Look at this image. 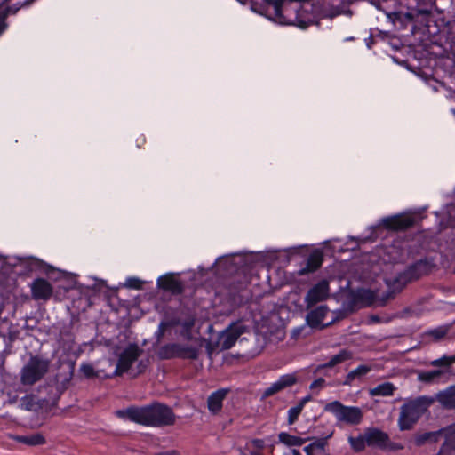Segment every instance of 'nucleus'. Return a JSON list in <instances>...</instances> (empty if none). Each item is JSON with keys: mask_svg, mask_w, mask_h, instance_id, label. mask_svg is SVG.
I'll list each match as a JSON object with an SVG mask.
<instances>
[{"mask_svg": "<svg viewBox=\"0 0 455 455\" xmlns=\"http://www.w3.org/2000/svg\"><path fill=\"white\" fill-rule=\"evenodd\" d=\"M141 349L137 345H129L119 355L116 367L113 373L114 376H122L131 369L132 365L138 360L141 355Z\"/></svg>", "mask_w": 455, "mask_h": 455, "instance_id": "5", "label": "nucleus"}, {"mask_svg": "<svg viewBox=\"0 0 455 455\" xmlns=\"http://www.w3.org/2000/svg\"><path fill=\"white\" fill-rule=\"evenodd\" d=\"M275 20L282 25L293 24V20L288 15L291 12V8L287 5H282L278 2L273 4Z\"/></svg>", "mask_w": 455, "mask_h": 455, "instance_id": "19", "label": "nucleus"}, {"mask_svg": "<svg viewBox=\"0 0 455 455\" xmlns=\"http://www.w3.org/2000/svg\"><path fill=\"white\" fill-rule=\"evenodd\" d=\"M228 393V389L221 388L210 395L207 400V407L212 414H218L223 405V401Z\"/></svg>", "mask_w": 455, "mask_h": 455, "instance_id": "16", "label": "nucleus"}, {"mask_svg": "<svg viewBox=\"0 0 455 455\" xmlns=\"http://www.w3.org/2000/svg\"><path fill=\"white\" fill-rule=\"evenodd\" d=\"M447 333V330L445 328L440 327L429 331V334L434 337L435 339H440L443 338Z\"/></svg>", "mask_w": 455, "mask_h": 455, "instance_id": "36", "label": "nucleus"}, {"mask_svg": "<svg viewBox=\"0 0 455 455\" xmlns=\"http://www.w3.org/2000/svg\"><path fill=\"white\" fill-rule=\"evenodd\" d=\"M329 296V283L325 280L315 284L307 293L305 302L307 307L325 300Z\"/></svg>", "mask_w": 455, "mask_h": 455, "instance_id": "11", "label": "nucleus"}, {"mask_svg": "<svg viewBox=\"0 0 455 455\" xmlns=\"http://www.w3.org/2000/svg\"><path fill=\"white\" fill-rule=\"evenodd\" d=\"M157 286L166 291H170L174 294L180 293L182 291V283L173 275H164L157 279Z\"/></svg>", "mask_w": 455, "mask_h": 455, "instance_id": "14", "label": "nucleus"}, {"mask_svg": "<svg viewBox=\"0 0 455 455\" xmlns=\"http://www.w3.org/2000/svg\"><path fill=\"white\" fill-rule=\"evenodd\" d=\"M252 444L258 449H262L264 447V441L260 439H255L252 441Z\"/></svg>", "mask_w": 455, "mask_h": 455, "instance_id": "40", "label": "nucleus"}, {"mask_svg": "<svg viewBox=\"0 0 455 455\" xmlns=\"http://www.w3.org/2000/svg\"><path fill=\"white\" fill-rule=\"evenodd\" d=\"M50 362L39 356H32L20 371V381L23 385H34L41 380L48 372Z\"/></svg>", "mask_w": 455, "mask_h": 455, "instance_id": "2", "label": "nucleus"}, {"mask_svg": "<svg viewBox=\"0 0 455 455\" xmlns=\"http://www.w3.org/2000/svg\"><path fill=\"white\" fill-rule=\"evenodd\" d=\"M142 281L139 278L130 277L126 279L125 285L129 288L140 290L142 288Z\"/></svg>", "mask_w": 455, "mask_h": 455, "instance_id": "34", "label": "nucleus"}, {"mask_svg": "<svg viewBox=\"0 0 455 455\" xmlns=\"http://www.w3.org/2000/svg\"><path fill=\"white\" fill-rule=\"evenodd\" d=\"M435 434L434 433H425L416 437L415 443L417 445L420 446L424 444L428 439H430Z\"/></svg>", "mask_w": 455, "mask_h": 455, "instance_id": "37", "label": "nucleus"}, {"mask_svg": "<svg viewBox=\"0 0 455 455\" xmlns=\"http://www.w3.org/2000/svg\"><path fill=\"white\" fill-rule=\"evenodd\" d=\"M298 381L296 373L284 374L279 377V379L267 387L262 394L263 398L274 395L283 389L292 387Z\"/></svg>", "mask_w": 455, "mask_h": 455, "instance_id": "10", "label": "nucleus"}, {"mask_svg": "<svg viewBox=\"0 0 455 455\" xmlns=\"http://www.w3.org/2000/svg\"><path fill=\"white\" fill-rule=\"evenodd\" d=\"M18 9H19V7L13 11H12L11 8H9L4 4L0 5V36L6 30L7 27H8V24L6 23V18L8 16V14L10 12L15 13Z\"/></svg>", "mask_w": 455, "mask_h": 455, "instance_id": "28", "label": "nucleus"}, {"mask_svg": "<svg viewBox=\"0 0 455 455\" xmlns=\"http://www.w3.org/2000/svg\"><path fill=\"white\" fill-rule=\"evenodd\" d=\"M166 323H161L160 325H159V332L161 335L164 334V331H165V328H166Z\"/></svg>", "mask_w": 455, "mask_h": 455, "instance_id": "42", "label": "nucleus"}, {"mask_svg": "<svg viewBox=\"0 0 455 455\" xmlns=\"http://www.w3.org/2000/svg\"><path fill=\"white\" fill-rule=\"evenodd\" d=\"M301 405H296L289 409L288 411V424L292 425L295 423V421L298 419L299 414L302 411Z\"/></svg>", "mask_w": 455, "mask_h": 455, "instance_id": "33", "label": "nucleus"}, {"mask_svg": "<svg viewBox=\"0 0 455 455\" xmlns=\"http://www.w3.org/2000/svg\"><path fill=\"white\" fill-rule=\"evenodd\" d=\"M80 371L87 379L99 378L102 376L101 371L95 370L93 365L91 363H83L80 367Z\"/></svg>", "mask_w": 455, "mask_h": 455, "instance_id": "30", "label": "nucleus"}, {"mask_svg": "<svg viewBox=\"0 0 455 455\" xmlns=\"http://www.w3.org/2000/svg\"><path fill=\"white\" fill-rule=\"evenodd\" d=\"M324 411L335 416L338 421L357 425L363 419L362 410L355 406H345L339 401L328 403Z\"/></svg>", "mask_w": 455, "mask_h": 455, "instance_id": "3", "label": "nucleus"}, {"mask_svg": "<svg viewBox=\"0 0 455 455\" xmlns=\"http://www.w3.org/2000/svg\"><path fill=\"white\" fill-rule=\"evenodd\" d=\"M246 327L242 323H235L225 330L219 338V343L221 349L227 350L231 348L236 342L237 339L245 332Z\"/></svg>", "mask_w": 455, "mask_h": 455, "instance_id": "7", "label": "nucleus"}, {"mask_svg": "<svg viewBox=\"0 0 455 455\" xmlns=\"http://www.w3.org/2000/svg\"><path fill=\"white\" fill-rule=\"evenodd\" d=\"M352 358V353L348 350H341L339 354L333 355L326 363H324L322 367L323 368H331L339 363H342Z\"/></svg>", "mask_w": 455, "mask_h": 455, "instance_id": "24", "label": "nucleus"}, {"mask_svg": "<svg viewBox=\"0 0 455 455\" xmlns=\"http://www.w3.org/2000/svg\"><path fill=\"white\" fill-rule=\"evenodd\" d=\"M371 368L368 365H359L355 370L351 371L347 376V382H351L357 378H361L370 372Z\"/></svg>", "mask_w": 455, "mask_h": 455, "instance_id": "27", "label": "nucleus"}, {"mask_svg": "<svg viewBox=\"0 0 455 455\" xmlns=\"http://www.w3.org/2000/svg\"><path fill=\"white\" fill-rule=\"evenodd\" d=\"M292 455H301L298 450H292Z\"/></svg>", "mask_w": 455, "mask_h": 455, "instance_id": "43", "label": "nucleus"}, {"mask_svg": "<svg viewBox=\"0 0 455 455\" xmlns=\"http://www.w3.org/2000/svg\"><path fill=\"white\" fill-rule=\"evenodd\" d=\"M403 449V444L397 443H392V442H389V440L387 441V444L383 448V450H387V451H400Z\"/></svg>", "mask_w": 455, "mask_h": 455, "instance_id": "38", "label": "nucleus"}, {"mask_svg": "<svg viewBox=\"0 0 455 455\" xmlns=\"http://www.w3.org/2000/svg\"><path fill=\"white\" fill-rule=\"evenodd\" d=\"M348 442L355 451H363L367 445L366 442V433L363 435H359L357 437H349Z\"/></svg>", "mask_w": 455, "mask_h": 455, "instance_id": "29", "label": "nucleus"}, {"mask_svg": "<svg viewBox=\"0 0 455 455\" xmlns=\"http://www.w3.org/2000/svg\"><path fill=\"white\" fill-rule=\"evenodd\" d=\"M149 406L130 407L124 411H118V417L135 423L148 426Z\"/></svg>", "mask_w": 455, "mask_h": 455, "instance_id": "9", "label": "nucleus"}, {"mask_svg": "<svg viewBox=\"0 0 455 455\" xmlns=\"http://www.w3.org/2000/svg\"><path fill=\"white\" fill-rule=\"evenodd\" d=\"M175 416L171 408L161 403L149 405L148 426L161 427L172 425Z\"/></svg>", "mask_w": 455, "mask_h": 455, "instance_id": "4", "label": "nucleus"}, {"mask_svg": "<svg viewBox=\"0 0 455 455\" xmlns=\"http://www.w3.org/2000/svg\"><path fill=\"white\" fill-rule=\"evenodd\" d=\"M396 387L391 382H385L369 390L371 396H391Z\"/></svg>", "mask_w": 455, "mask_h": 455, "instance_id": "20", "label": "nucleus"}, {"mask_svg": "<svg viewBox=\"0 0 455 455\" xmlns=\"http://www.w3.org/2000/svg\"><path fill=\"white\" fill-rule=\"evenodd\" d=\"M323 440H317L304 448L307 455H330Z\"/></svg>", "mask_w": 455, "mask_h": 455, "instance_id": "21", "label": "nucleus"}, {"mask_svg": "<svg viewBox=\"0 0 455 455\" xmlns=\"http://www.w3.org/2000/svg\"><path fill=\"white\" fill-rule=\"evenodd\" d=\"M376 297V293L368 289H362L357 292V299L366 306L373 304Z\"/></svg>", "mask_w": 455, "mask_h": 455, "instance_id": "26", "label": "nucleus"}, {"mask_svg": "<svg viewBox=\"0 0 455 455\" xmlns=\"http://www.w3.org/2000/svg\"><path fill=\"white\" fill-rule=\"evenodd\" d=\"M383 224L389 229L403 230L412 226L413 220L410 216L397 215L385 219Z\"/></svg>", "mask_w": 455, "mask_h": 455, "instance_id": "15", "label": "nucleus"}, {"mask_svg": "<svg viewBox=\"0 0 455 455\" xmlns=\"http://www.w3.org/2000/svg\"><path fill=\"white\" fill-rule=\"evenodd\" d=\"M16 440L20 443L28 444V445H41L45 443L44 437L40 434H34L31 435H21L18 436Z\"/></svg>", "mask_w": 455, "mask_h": 455, "instance_id": "25", "label": "nucleus"}, {"mask_svg": "<svg viewBox=\"0 0 455 455\" xmlns=\"http://www.w3.org/2000/svg\"><path fill=\"white\" fill-rule=\"evenodd\" d=\"M325 385V380L322 378H319L317 379H315V381H313L310 385V389L311 390H319V389H322Z\"/></svg>", "mask_w": 455, "mask_h": 455, "instance_id": "39", "label": "nucleus"}, {"mask_svg": "<svg viewBox=\"0 0 455 455\" xmlns=\"http://www.w3.org/2000/svg\"><path fill=\"white\" fill-rule=\"evenodd\" d=\"M278 439L280 443L288 447L301 446L306 442V439L297 435H290L286 432H281L278 435Z\"/></svg>", "mask_w": 455, "mask_h": 455, "instance_id": "23", "label": "nucleus"}, {"mask_svg": "<svg viewBox=\"0 0 455 455\" xmlns=\"http://www.w3.org/2000/svg\"><path fill=\"white\" fill-rule=\"evenodd\" d=\"M434 402V398L427 395L407 400L400 408L397 420L399 429L402 431L411 429Z\"/></svg>", "mask_w": 455, "mask_h": 455, "instance_id": "1", "label": "nucleus"}, {"mask_svg": "<svg viewBox=\"0 0 455 455\" xmlns=\"http://www.w3.org/2000/svg\"><path fill=\"white\" fill-rule=\"evenodd\" d=\"M193 326H194V321L193 320H188V321H185L184 323H182L183 331H182L181 334L186 339H190L191 338L190 331H191Z\"/></svg>", "mask_w": 455, "mask_h": 455, "instance_id": "35", "label": "nucleus"}, {"mask_svg": "<svg viewBox=\"0 0 455 455\" xmlns=\"http://www.w3.org/2000/svg\"><path fill=\"white\" fill-rule=\"evenodd\" d=\"M443 434L444 442L437 455H455V423L435 433Z\"/></svg>", "mask_w": 455, "mask_h": 455, "instance_id": "12", "label": "nucleus"}, {"mask_svg": "<svg viewBox=\"0 0 455 455\" xmlns=\"http://www.w3.org/2000/svg\"><path fill=\"white\" fill-rule=\"evenodd\" d=\"M51 283L43 278L36 279L31 284V292L35 299L47 300L52 295Z\"/></svg>", "mask_w": 455, "mask_h": 455, "instance_id": "13", "label": "nucleus"}, {"mask_svg": "<svg viewBox=\"0 0 455 455\" xmlns=\"http://www.w3.org/2000/svg\"><path fill=\"white\" fill-rule=\"evenodd\" d=\"M366 433V442L368 446H375L382 449L388 441V435L379 429H370Z\"/></svg>", "mask_w": 455, "mask_h": 455, "instance_id": "17", "label": "nucleus"}, {"mask_svg": "<svg viewBox=\"0 0 455 455\" xmlns=\"http://www.w3.org/2000/svg\"><path fill=\"white\" fill-rule=\"evenodd\" d=\"M310 399H311V397H310L309 395H308V396H306V397H304V398H302V399L300 400V402L298 403V405H301V408L303 409V408H304V406H305V404H306L308 401H310Z\"/></svg>", "mask_w": 455, "mask_h": 455, "instance_id": "41", "label": "nucleus"}, {"mask_svg": "<svg viewBox=\"0 0 455 455\" xmlns=\"http://www.w3.org/2000/svg\"><path fill=\"white\" fill-rule=\"evenodd\" d=\"M160 355L163 358L184 357L195 359L197 356V351L193 347H186L179 344H170L161 348Z\"/></svg>", "mask_w": 455, "mask_h": 455, "instance_id": "8", "label": "nucleus"}, {"mask_svg": "<svg viewBox=\"0 0 455 455\" xmlns=\"http://www.w3.org/2000/svg\"><path fill=\"white\" fill-rule=\"evenodd\" d=\"M455 363V356L443 355L442 357L433 360L429 363V365L434 367L445 366L450 367Z\"/></svg>", "mask_w": 455, "mask_h": 455, "instance_id": "32", "label": "nucleus"}, {"mask_svg": "<svg viewBox=\"0 0 455 455\" xmlns=\"http://www.w3.org/2000/svg\"><path fill=\"white\" fill-rule=\"evenodd\" d=\"M330 311L326 306H320L312 309L307 315V323L311 328L323 329L334 322V317L328 319Z\"/></svg>", "mask_w": 455, "mask_h": 455, "instance_id": "6", "label": "nucleus"}, {"mask_svg": "<svg viewBox=\"0 0 455 455\" xmlns=\"http://www.w3.org/2000/svg\"><path fill=\"white\" fill-rule=\"evenodd\" d=\"M323 258L319 252L312 253L307 259V268L310 271H315L322 265Z\"/></svg>", "mask_w": 455, "mask_h": 455, "instance_id": "31", "label": "nucleus"}, {"mask_svg": "<svg viewBox=\"0 0 455 455\" xmlns=\"http://www.w3.org/2000/svg\"><path fill=\"white\" fill-rule=\"evenodd\" d=\"M436 401L446 409L455 410V385H451L437 393Z\"/></svg>", "mask_w": 455, "mask_h": 455, "instance_id": "18", "label": "nucleus"}, {"mask_svg": "<svg viewBox=\"0 0 455 455\" xmlns=\"http://www.w3.org/2000/svg\"><path fill=\"white\" fill-rule=\"evenodd\" d=\"M443 371L442 370H435V371H419L417 372V379L419 382L426 384H432L438 380V379L443 375Z\"/></svg>", "mask_w": 455, "mask_h": 455, "instance_id": "22", "label": "nucleus"}]
</instances>
